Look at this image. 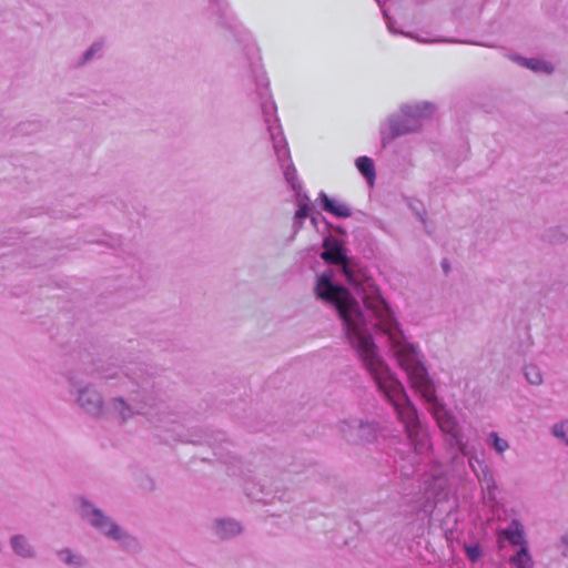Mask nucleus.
<instances>
[{
  "label": "nucleus",
  "mask_w": 568,
  "mask_h": 568,
  "mask_svg": "<svg viewBox=\"0 0 568 568\" xmlns=\"http://www.w3.org/2000/svg\"><path fill=\"white\" fill-rule=\"evenodd\" d=\"M321 256L327 264L337 267V272L354 288L363 305L348 288L335 280L333 270L317 276L315 296L335 308L346 339L404 427L408 444L395 448V463L398 464V459L403 462L396 466L395 473L416 474L422 459L432 449L430 438L403 384L381 356L373 337L374 332H379L388 338L402 327L379 288L366 270L347 256L342 242L331 235L324 237Z\"/></svg>",
  "instance_id": "f257e3e1"
},
{
  "label": "nucleus",
  "mask_w": 568,
  "mask_h": 568,
  "mask_svg": "<svg viewBox=\"0 0 568 568\" xmlns=\"http://www.w3.org/2000/svg\"><path fill=\"white\" fill-rule=\"evenodd\" d=\"M311 217V223L313 224V226L318 230V223L320 222H323L325 224V227L326 229H329L332 227V225L327 222V220L325 219L324 215H322V213L320 212H315L314 214L310 215Z\"/></svg>",
  "instance_id": "cd10ccee"
},
{
  "label": "nucleus",
  "mask_w": 568,
  "mask_h": 568,
  "mask_svg": "<svg viewBox=\"0 0 568 568\" xmlns=\"http://www.w3.org/2000/svg\"><path fill=\"white\" fill-rule=\"evenodd\" d=\"M513 568H534V561L530 556L528 546L519 548L515 555L509 558Z\"/></svg>",
  "instance_id": "a211bd4d"
},
{
  "label": "nucleus",
  "mask_w": 568,
  "mask_h": 568,
  "mask_svg": "<svg viewBox=\"0 0 568 568\" xmlns=\"http://www.w3.org/2000/svg\"><path fill=\"white\" fill-rule=\"evenodd\" d=\"M103 49V43L101 41L93 42L81 55L79 60V65L87 64L88 62L92 61L93 59L101 55Z\"/></svg>",
  "instance_id": "412c9836"
},
{
  "label": "nucleus",
  "mask_w": 568,
  "mask_h": 568,
  "mask_svg": "<svg viewBox=\"0 0 568 568\" xmlns=\"http://www.w3.org/2000/svg\"><path fill=\"white\" fill-rule=\"evenodd\" d=\"M317 200L321 209L335 217L347 219L352 215V210L346 203L329 197L324 191L318 193Z\"/></svg>",
  "instance_id": "f8f14e48"
},
{
  "label": "nucleus",
  "mask_w": 568,
  "mask_h": 568,
  "mask_svg": "<svg viewBox=\"0 0 568 568\" xmlns=\"http://www.w3.org/2000/svg\"><path fill=\"white\" fill-rule=\"evenodd\" d=\"M434 111L435 105L425 101L403 104L397 113L390 114L381 124L379 133L383 146L402 135L420 130L423 122L430 118Z\"/></svg>",
  "instance_id": "39448f33"
},
{
  "label": "nucleus",
  "mask_w": 568,
  "mask_h": 568,
  "mask_svg": "<svg viewBox=\"0 0 568 568\" xmlns=\"http://www.w3.org/2000/svg\"><path fill=\"white\" fill-rule=\"evenodd\" d=\"M212 529L217 538L231 539L243 531V526L233 518H219L213 521Z\"/></svg>",
  "instance_id": "ddd939ff"
},
{
  "label": "nucleus",
  "mask_w": 568,
  "mask_h": 568,
  "mask_svg": "<svg viewBox=\"0 0 568 568\" xmlns=\"http://www.w3.org/2000/svg\"><path fill=\"white\" fill-rule=\"evenodd\" d=\"M13 554L22 559H34L37 550L29 538L22 534L12 535L9 539Z\"/></svg>",
  "instance_id": "2eb2a0df"
},
{
  "label": "nucleus",
  "mask_w": 568,
  "mask_h": 568,
  "mask_svg": "<svg viewBox=\"0 0 568 568\" xmlns=\"http://www.w3.org/2000/svg\"><path fill=\"white\" fill-rule=\"evenodd\" d=\"M80 517L106 538L118 541L121 548L130 554L142 550L139 539L118 525L110 516L98 508L85 497L79 499Z\"/></svg>",
  "instance_id": "423d86ee"
},
{
  "label": "nucleus",
  "mask_w": 568,
  "mask_h": 568,
  "mask_svg": "<svg viewBox=\"0 0 568 568\" xmlns=\"http://www.w3.org/2000/svg\"><path fill=\"white\" fill-rule=\"evenodd\" d=\"M469 465L474 468L473 458L471 457L469 458Z\"/></svg>",
  "instance_id": "473e14b6"
},
{
  "label": "nucleus",
  "mask_w": 568,
  "mask_h": 568,
  "mask_svg": "<svg viewBox=\"0 0 568 568\" xmlns=\"http://www.w3.org/2000/svg\"><path fill=\"white\" fill-rule=\"evenodd\" d=\"M215 456H217L224 464H229V457L224 456L222 452H215Z\"/></svg>",
  "instance_id": "c756f323"
},
{
  "label": "nucleus",
  "mask_w": 568,
  "mask_h": 568,
  "mask_svg": "<svg viewBox=\"0 0 568 568\" xmlns=\"http://www.w3.org/2000/svg\"><path fill=\"white\" fill-rule=\"evenodd\" d=\"M550 434L562 445L568 447V418L555 423Z\"/></svg>",
  "instance_id": "aec40b11"
},
{
  "label": "nucleus",
  "mask_w": 568,
  "mask_h": 568,
  "mask_svg": "<svg viewBox=\"0 0 568 568\" xmlns=\"http://www.w3.org/2000/svg\"><path fill=\"white\" fill-rule=\"evenodd\" d=\"M524 375L527 382L531 385H540L542 383V375L536 365H527L524 368Z\"/></svg>",
  "instance_id": "b1692460"
},
{
  "label": "nucleus",
  "mask_w": 568,
  "mask_h": 568,
  "mask_svg": "<svg viewBox=\"0 0 568 568\" xmlns=\"http://www.w3.org/2000/svg\"><path fill=\"white\" fill-rule=\"evenodd\" d=\"M487 444L499 455H503L509 448L508 442L501 438L496 432H491L488 435Z\"/></svg>",
  "instance_id": "5701e85b"
},
{
  "label": "nucleus",
  "mask_w": 568,
  "mask_h": 568,
  "mask_svg": "<svg viewBox=\"0 0 568 568\" xmlns=\"http://www.w3.org/2000/svg\"><path fill=\"white\" fill-rule=\"evenodd\" d=\"M412 211L415 213V215L418 217V220L425 225L426 224V211L423 206V204L418 201L412 202L409 204Z\"/></svg>",
  "instance_id": "bb28decb"
},
{
  "label": "nucleus",
  "mask_w": 568,
  "mask_h": 568,
  "mask_svg": "<svg viewBox=\"0 0 568 568\" xmlns=\"http://www.w3.org/2000/svg\"><path fill=\"white\" fill-rule=\"evenodd\" d=\"M303 221L304 220L297 221L296 215H294V221H293L294 233H297L303 227Z\"/></svg>",
  "instance_id": "c85d7f7f"
},
{
  "label": "nucleus",
  "mask_w": 568,
  "mask_h": 568,
  "mask_svg": "<svg viewBox=\"0 0 568 568\" xmlns=\"http://www.w3.org/2000/svg\"><path fill=\"white\" fill-rule=\"evenodd\" d=\"M293 473H294L293 470L283 473L281 479L278 481L274 483L268 488H266L265 484L261 485V491H260L261 495L253 493L252 490H250L248 487L245 488L246 494L252 499H254L256 501H261V503H270L271 499H275V498H277L278 500H286L285 493L282 491V488L286 489V487L284 486L285 481H288L290 484L295 485V481H293V479L291 478ZM297 483H301V480L298 479L296 481V484Z\"/></svg>",
  "instance_id": "9d476101"
},
{
  "label": "nucleus",
  "mask_w": 568,
  "mask_h": 568,
  "mask_svg": "<svg viewBox=\"0 0 568 568\" xmlns=\"http://www.w3.org/2000/svg\"><path fill=\"white\" fill-rule=\"evenodd\" d=\"M383 16H384V19H385V22H386V27L388 29V31L393 34H403V36H406V37H410L413 38V36L410 33H406L402 30H397L395 28V23L396 21L388 14V12L386 10H383Z\"/></svg>",
  "instance_id": "a878e982"
},
{
  "label": "nucleus",
  "mask_w": 568,
  "mask_h": 568,
  "mask_svg": "<svg viewBox=\"0 0 568 568\" xmlns=\"http://www.w3.org/2000/svg\"><path fill=\"white\" fill-rule=\"evenodd\" d=\"M483 490L487 491V496L490 500H495V490L497 489V484L494 477L493 471L488 468V466H484L481 468L480 474H476Z\"/></svg>",
  "instance_id": "dca6fc26"
},
{
  "label": "nucleus",
  "mask_w": 568,
  "mask_h": 568,
  "mask_svg": "<svg viewBox=\"0 0 568 568\" xmlns=\"http://www.w3.org/2000/svg\"><path fill=\"white\" fill-rule=\"evenodd\" d=\"M2 548H3V546H2V542L0 541V552L2 551Z\"/></svg>",
  "instance_id": "72a5a7b5"
},
{
  "label": "nucleus",
  "mask_w": 568,
  "mask_h": 568,
  "mask_svg": "<svg viewBox=\"0 0 568 568\" xmlns=\"http://www.w3.org/2000/svg\"><path fill=\"white\" fill-rule=\"evenodd\" d=\"M355 165L357 168V170L359 171V173L368 181V182H373L375 176H376V172H375V165H374V162L371 158L368 156H359L356 159L355 161Z\"/></svg>",
  "instance_id": "6ab92c4d"
},
{
  "label": "nucleus",
  "mask_w": 568,
  "mask_h": 568,
  "mask_svg": "<svg viewBox=\"0 0 568 568\" xmlns=\"http://www.w3.org/2000/svg\"><path fill=\"white\" fill-rule=\"evenodd\" d=\"M296 200L298 202V207L295 212L296 220L297 221L305 220L306 217H308L311 215V212H312V206L308 203L310 197L307 196V194L301 193V196L296 197Z\"/></svg>",
  "instance_id": "4be33fe9"
},
{
  "label": "nucleus",
  "mask_w": 568,
  "mask_h": 568,
  "mask_svg": "<svg viewBox=\"0 0 568 568\" xmlns=\"http://www.w3.org/2000/svg\"><path fill=\"white\" fill-rule=\"evenodd\" d=\"M338 430L348 442L372 443L382 435V428L375 420L349 418L338 424Z\"/></svg>",
  "instance_id": "6e6552de"
},
{
  "label": "nucleus",
  "mask_w": 568,
  "mask_h": 568,
  "mask_svg": "<svg viewBox=\"0 0 568 568\" xmlns=\"http://www.w3.org/2000/svg\"><path fill=\"white\" fill-rule=\"evenodd\" d=\"M376 2L381 6V1L379 0H376Z\"/></svg>",
  "instance_id": "f704fd0d"
},
{
  "label": "nucleus",
  "mask_w": 568,
  "mask_h": 568,
  "mask_svg": "<svg viewBox=\"0 0 568 568\" xmlns=\"http://www.w3.org/2000/svg\"><path fill=\"white\" fill-rule=\"evenodd\" d=\"M464 549L468 560L471 562H477L483 556L481 547L478 544L465 545Z\"/></svg>",
  "instance_id": "393cba45"
},
{
  "label": "nucleus",
  "mask_w": 568,
  "mask_h": 568,
  "mask_svg": "<svg viewBox=\"0 0 568 568\" xmlns=\"http://www.w3.org/2000/svg\"><path fill=\"white\" fill-rule=\"evenodd\" d=\"M207 11L216 18V23L220 27L230 31L235 38V44L232 48L233 63L239 69L243 82L247 80L254 84L277 162L287 184L295 192V196L300 197L302 184L298 181L297 171L292 162L288 144L280 124L277 106L270 91V82L262 64L260 49L250 31L234 16L226 0H209Z\"/></svg>",
  "instance_id": "f03ea898"
},
{
  "label": "nucleus",
  "mask_w": 568,
  "mask_h": 568,
  "mask_svg": "<svg viewBox=\"0 0 568 568\" xmlns=\"http://www.w3.org/2000/svg\"><path fill=\"white\" fill-rule=\"evenodd\" d=\"M55 556L61 564L69 568H93L85 556L69 547L58 549Z\"/></svg>",
  "instance_id": "4468645a"
},
{
  "label": "nucleus",
  "mask_w": 568,
  "mask_h": 568,
  "mask_svg": "<svg viewBox=\"0 0 568 568\" xmlns=\"http://www.w3.org/2000/svg\"><path fill=\"white\" fill-rule=\"evenodd\" d=\"M392 351L406 372L414 387L430 405L432 414L439 429L445 434L447 446L455 450L453 459L458 455L467 456V445L462 427L454 414L436 397V387L423 361V354L416 344L409 342L403 329L388 337Z\"/></svg>",
  "instance_id": "20e7f679"
},
{
  "label": "nucleus",
  "mask_w": 568,
  "mask_h": 568,
  "mask_svg": "<svg viewBox=\"0 0 568 568\" xmlns=\"http://www.w3.org/2000/svg\"><path fill=\"white\" fill-rule=\"evenodd\" d=\"M335 230H336L337 232H339V233H345V231H344V229H343L342 226H337Z\"/></svg>",
  "instance_id": "2f4dec72"
},
{
  "label": "nucleus",
  "mask_w": 568,
  "mask_h": 568,
  "mask_svg": "<svg viewBox=\"0 0 568 568\" xmlns=\"http://www.w3.org/2000/svg\"><path fill=\"white\" fill-rule=\"evenodd\" d=\"M442 266H443V268H444L445 273H448V271H449V265H448L447 261H443V262H442Z\"/></svg>",
  "instance_id": "7c9ffc66"
},
{
  "label": "nucleus",
  "mask_w": 568,
  "mask_h": 568,
  "mask_svg": "<svg viewBox=\"0 0 568 568\" xmlns=\"http://www.w3.org/2000/svg\"><path fill=\"white\" fill-rule=\"evenodd\" d=\"M499 547H503V541L507 540L510 545L523 548L528 546L523 524L518 519H513L506 528L497 531Z\"/></svg>",
  "instance_id": "9b49d317"
},
{
  "label": "nucleus",
  "mask_w": 568,
  "mask_h": 568,
  "mask_svg": "<svg viewBox=\"0 0 568 568\" xmlns=\"http://www.w3.org/2000/svg\"><path fill=\"white\" fill-rule=\"evenodd\" d=\"M88 373L97 374L98 377L108 382L119 379L121 386L129 392L130 403L122 397H115L110 402V408L122 420H126L134 414L145 415L156 429L174 433L171 438L182 440V436L176 430L183 425L184 414L159 397L151 376L136 373L131 376L118 367L97 368Z\"/></svg>",
  "instance_id": "7ed1b4c3"
},
{
  "label": "nucleus",
  "mask_w": 568,
  "mask_h": 568,
  "mask_svg": "<svg viewBox=\"0 0 568 568\" xmlns=\"http://www.w3.org/2000/svg\"><path fill=\"white\" fill-rule=\"evenodd\" d=\"M420 490L427 503L434 507L436 504L446 501L450 495V485L447 476L439 469L434 473H425L420 479Z\"/></svg>",
  "instance_id": "1a4fd4ad"
},
{
  "label": "nucleus",
  "mask_w": 568,
  "mask_h": 568,
  "mask_svg": "<svg viewBox=\"0 0 568 568\" xmlns=\"http://www.w3.org/2000/svg\"><path fill=\"white\" fill-rule=\"evenodd\" d=\"M70 394L77 405L88 415L100 417L104 413L102 395L90 384L79 379L75 374L68 376Z\"/></svg>",
  "instance_id": "0eeeda50"
},
{
  "label": "nucleus",
  "mask_w": 568,
  "mask_h": 568,
  "mask_svg": "<svg viewBox=\"0 0 568 568\" xmlns=\"http://www.w3.org/2000/svg\"><path fill=\"white\" fill-rule=\"evenodd\" d=\"M514 60L518 61L520 65L530 69L535 72H544L550 74L554 71V67L550 63L539 59H527L516 55Z\"/></svg>",
  "instance_id": "f3484780"
}]
</instances>
